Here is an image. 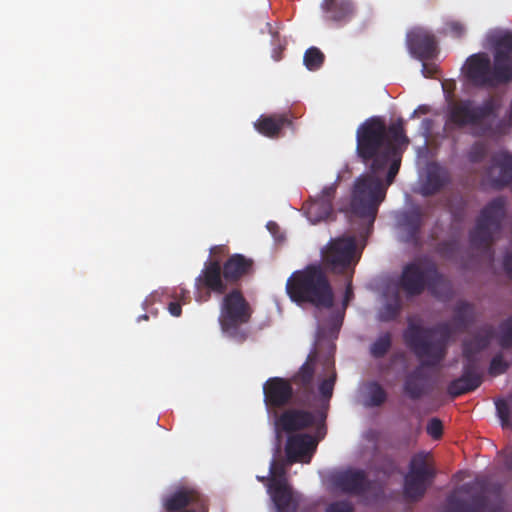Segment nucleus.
Returning a JSON list of instances; mask_svg holds the SVG:
<instances>
[{
  "label": "nucleus",
  "mask_w": 512,
  "mask_h": 512,
  "mask_svg": "<svg viewBox=\"0 0 512 512\" xmlns=\"http://www.w3.org/2000/svg\"><path fill=\"white\" fill-rule=\"evenodd\" d=\"M451 182L450 171L436 162L427 165L426 179L421 186L423 196H432L440 192Z\"/></svg>",
  "instance_id": "obj_25"
},
{
  "label": "nucleus",
  "mask_w": 512,
  "mask_h": 512,
  "mask_svg": "<svg viewBox=\"0 0 512 512\" xmlns=\"http://www.w3.org/2000/svg\"><path fill=\"white\" fill-rule=\"evenodd\" d=\"M494 337V328L491 325H485L469 339H465L462 344V354L464 361H473L480 363L477 355L485 350Z\"/></svg>",
  "instance_id": "obj_23"
},
{
  "label": "nucleus",
  "mask_w": 512,
  "mask_h": 512,
  "mask_svg": "<svg viewBox=\"0 0 512 512\" xmlns=\"http://www.w3.org/2000/svg\"><path fill=\"white\" fill-rule=\"evenodd\" d=\"M423 223L424 214L419 208L405 212L399 220L402 241L412 244L414 247H419L421 245L420 233Z\"/></svg>",
  "instance_id": "obj_22"
},
{
  "label": "nucleus",
  "mask_w": 512,
  "mask_h": 512,
  "mask_svg": "<svg viewBox=\"0 0 512 512\" xmlns=\"http://www.w3.org/2000/svg\"><path fill=\"white\" fill-rule=\"evenodd\" d=\"M252 267L253 260L242 254L231 255L223 264L219 259H208L195 278V300L203 303L210 300L212 293L224 294L229 286L248 275Z\"/></svg>",
  "instance_id": "obj_4"
},
{
  "label": "nucleus",
  "mask_w": 512,
  "mask_h": 512,
  "mask_svg": "<svg viewBox=\"0 0 512 512\" xmlns=\"http://www.w3.org/2000/svg\"><path fill=\"white\" fill-rule=\"evenodd\" d=\"M189 506H191L190 509L197 510L198 512H208L205 498L195 490H178L164 501V507L167 512H180Z\"/></svg>",
  "instance_id": "obj_20"
},
{
  "label": "nucleus",
  "mask_w": 512,
  "mask_h": 512,
  "mask_svg": "<svg viewBox=\"0 0 512 512\" xmlns=\"http://www.w3.org/2000/svg\"><path fill=\"white\" fill-rule=\"evenodd\" d=\"M368 404L371 407L381 406L387 399L384 388L376 381L367 384Z\"/></svg>",
  "instance_id": "obj_33"
},
{
  "label": "nucleus",
  "mask_w": 512,
  "mask_h": 512,
  "mask_svg": "<svg viewBox=\"0 0 512 512\" xmlns=\"http://www.w3.org/2000/svg\"><path fill=\"white\" fill-rule=\"evenodd\" d=\"M168 310L174 317H179L182 313V307L178 302H170L168 305Z\"/></svg>",
  "instance_id": "obj_46"
},
{
  "label": "nucleus",
  "mask_w": 512,
  "mask_h": 512,
  "mask_svg": "<svg viewBox=\"0 0 512 512\" xmlns=\"http://www.w3.org/2000/svg\"><path fill=\"white\" fill-rule=\"evenodd\" d=\"M324 59L325 56L320 49L317 47H310L304 53L303 61L308 70L314 71L322 66Z\"/></svg>",
  "instance_id": "obj_36"
},
{
  "label": "nucleus",
  "mask_w": 512,
  "mask_h": 512,
  "mask_svg": "<svg viewBox=\"0 0 512 512\" xmlns=\"http://www.w3.org/2000/svg\"><path fill=\"white\" fill-rule=\"evenodd\" d=\"M504 465L508 470L512 471V450L506 453Z\"/></svg>",
  "instance_id": "obj_51"
},
{
  "label": "nucleus",
  "mask_w": 512,
  "mask_h": 512,
  "mask_svg": "<svg viewBox=\"0 0 512 512\" xmlns=\"http://www.w3.org/2000/svg\"><path fill=\"white\" fill-rule=\"evenodd\" d=\"M317 361V352L312 351L299 370L288 379L291 385L296 386V398L299 403H306L313 394V380L315 375V365Z\"/></svg>",
  "instance_id": "obj_18"
},
{
  "label": "nucleus",
  "mask_w": 512,
  "mask_h": 512,
  "mask_svg": "<svg viewBox=\"0 0 512 512\" xmlns=\"http://www.w3.org/2000/svg\"><path fill=\"white\" fill-rule=\"evenodd\" d=\"M343 277L345 278L346 283H345V292H344V296H343L342 306H343V310H346L349 303L354 298V291H353V286H352L353 277H350L349 275H345Z\"/></svg>",
  "instance_id": "obj_44"
},
{
  "label": "nucleus",
  "mask_w": 512,
  "mask_h": 512,
  "mask_svg": "<svg viewBox=\"0 0 512 512\" xmlns=\"http://www.w3.org/2000/svg\"><path fill=\"white\" fill-rule=\"evenodd\" d=\"M497 339L502 349L512 348V315L500 323Z\"/></svg>",
  "instance_id": "obj_35"
},
{
  "label": "nucleus",
  "mask_w": 512,
  "mask_h": 512,
  "mask_svg": "<svg viewBox=\"0 0 512 512\" xmlns=\"http://www.w3.org/2000/svg\"><path fill=\"white\" fill-rule=\"evenodd\" d=\"M487 152L488 149L486 144L482 142H475L471 145L467 153V158L471 163H480L485 159Z\"/></svg>",
  "instance_id": "obj_38"
},
{
  "label": "nucleus",
  "mask_w": 512,
  "mask_h": 512,
  "mask_svg": "<svg viewBox=\"0 0 512 512\" xmlns=\"http://www.w3.org/2000/svg\"><path fill=\"white\" fill-rule=\"evenodd\" d=\"M487 45L493 50L498 70H506L512 76V31L493 29L486 35Z\"/></svg>",
  "instance_id": "obj_12"
},
{
  "label": "nucleus",
  "mask_w": 512,
  "mask_h": 512,
  "mask_svg": "<svg viewBox=\"0 0 512 512\" xmlns=\"http://www.w3.org/2000/svg\"><path fill=\"white\" fill-rule=\"evenodd\" d=\"M497 416L501 421L502 427H511L512 421L510 420V406L508 402L504 399H498L495 402Z\"/></svg>",
  "instance_id": "obj_37"
},
{
  "label": "nucleus",
  "mask_w": 512,
  "mask_h": 512,
  "mask_svg": "<svg viewBox=\"0 0 512 512\" xmlns=\"http://www.w3.org/2000/svg\"><path fill=\"white\" fill-rule=\"evenodd\" d=\"M336 377V371L334 369V366H332V371L330 375L327 378L323 379L318 387L319 393L323 398L329 399L332 397Z\"/></svg>",
  "instance_id": "obj_39"
},
{
  "label": "nucleus",
  "mask_w": 512,
  "mask_h": 512,
  "mask_svg": "<svg viewBox=\"0 0 512 512\" xmlns=\"http://www.w3.org/2000/svg\"><path fill=\"white\" fill-rule=\"evenodd\" d=\"M437 71V68L435 65H431L428 63L423 62L422 64V73L425 77H432Z\"/></svg>",
  "instance_id": "obj_47"
},
{
  "label": "nucleus",
  "mask_w": 512,
  "mask_h": 512,
  "mask_svg": "<svg viewBox=\"0 0 512 512\" xmlns=\"http://www.w3.org/2000/svg\"><path fill=\"white\" fill-rule=\"evenodd\" d=\"M434 121L429 118H425L422 121V128L425 130V133L428 135L431 132Z\"/></svg>",
  "instance_id": "obj_50"
},
{
  "label": "nucleus",
  "mask_w": 512,
  "mask_h": 512,
  "mask_svg": "<svg viewBox=\"0 0 512 512\" xmlns=\"http://www.w3.org/2000/svg\"><path fill=\"white\" fill-rule=\"evenodd\" d=\"M487 179L492 188L502 190L512 181V153L507 150L495 152L486 170Z\"/></svg>",
  "instance_id": "obj_14"
},
{
  "label": "nucleus",
  "mask_w": 512,
  "mask_h": 512,
  "mask_svg": "<svg viewBox=\"0 0 512 512\" xmlns=\"http://www.w3.org/2000/svg\"><path fill=\"white\" fill-rule=\"evenodd\" d=\"M268 492L278 512H297L299 496L289 484L268 485Z\"/></svg>",
  "instance_id": "obj_29"
},
{
  "label": "nucleus",
  "mask_w": 512,
  "mask_h": 512,
  "mask_svg": "<svg viewBox=\"0 0 512 512\" xmlns=\"http://www.w3.org/2000/svg\"><path fill=\"white\" fill-rule=\"evenodd\" d=\"M325 512H354V506L346 500L335 501L327 506Z\"/></svg>",
  "instance_id": "obj_42"
},
{
  "label": "nucleus",
  "mask_w": 512,
  "mask_h": 512,
  "mask_svg": "<svg viewBox=\"0 0 512 512\" xmlns=\"http://www.w3.org/2000/svg\"><path fill=\"white\" fill-rule=\"evenodd\" d=\"M487 481L485 479H477L474 482L466 483L461 487V490L467 494L473 493L472 503L458 498H449V512H483L488 505L486 496Z\"/></svg>",
  "instance_id": "obj_13"
},
{
  "label": "nucleus",
  "mask_w": 512,
  "mask_h": 512,
  "mask_svg": "<svg viewBox=\"0 0 512 512\" xmlns=\"http://www.w3.org/2000/svg\"><path fill=\"white\" fill-rule=\"evenodd\" d=\"M281 51V48H278V50H274L273 52V58L276 60V61H279L281 59V56H280V52Z\"/></svg>",
  "instance_id": "obj_52"
},
{
  "label": "nucleus",
  "mask_w": 512,
  "mask_h": 512,
  "mask_svg": "<svg viewBox=\"0 0 512 512\" xmlns=\"http://www.w3.org/2000/svg\"><path fill=\"white\" fill-rule=\"evenodd\" d=\"M315 417L312 412L288 409L284 411L277 419L276 425L285 432H294L312 426Z\"/></svg>",
  "instance_id": "obj_27"
},
{
  "label": "nucleus",
  "mask_w": 512,
  "mask_h": 512,
  "mask_svg": "<svg viewBox=\"0 0 512 512\" xmlns=\"http://www.w3.org/2000/svg\"><path fill=\"white\" fill-rule=\"evenodd\" d=\"M269 473V485H277L278 483L288 484L286 477V465L283 461L273 459L270 463Z\"/></svg>",
  "instance_id": "obj_34"
},
{
  "label": "nucleus",
  "mask_w": 512,
  "mask_h": 512,
  "mask_svg": "<svg viewBox=\"0 0 512 512\" xmlns=\"http://www.w3.org/2000/svg\"><path fill=\"white\" fill-rule=\"evenodd\" d=\"M483 382V372L480 363L463 361L462 374L452 380L447 386L448 394L453 397L475 391Z\"/></svg>",
  "instance_id": "obj_16"
},
{
  "label": "nucleus",
  "mask_w": 512,
  "mask_h": 512,
  "mask_svg": "<svg viewBox=\"0 0 512 512\" xmlns=\"http://www.w3.org/2000/svg\"><path fill=\"white\" fill-rule=\"evenodd\" d=\"M255 129L268 138H278L284 128L294 130L289 113L261 115L254 123Z\"/></svg>",
  "instance_id": "obj_24"
},
{
  "label": "nucleus",
  "mask_w": 512,
  "mask_h": 512,
  "mask_svg": "<svg viewBox=\"0 0 512 512\" xmlns=\"http://www.w3.org/2000/svg\"><path fill=\"white\" fill-rule=\"evenodd\" d=\"M392 346V336L389 332L381 334L370 346V354L374 358H382Z\"/></svg>",
  "instance_id": "obj_32"
},
{
  "label": "nucleus",
  "mask_w": 512,
  "mask_h": 512,
  "mask_svg": "<svg viewBox=\"0 0 512 512\" xmlns=\"http://www.w3.org/2000/svg\"><path fill=\"white\" fill-rule=\"evenodd\" d=\"M462 72L466 80L477 88H495L512 81V76L506 70H498V63L493 62L484 52L470 55Z\"/></svg>",
  "instance_id": "obj_10"
},
{
  "label": "nucleus",
  "mask_w": 512,
  "mask_h": 512,
  "mask_svg": "<svg viewBox=\"0 0 512 512\" xmlns=\"http://www.w3.org/2000/svg\"><path fill=\"white\" fill-rule=\"evenodd\" d=\"M264 402L268 408L280 409L289 405L295 391L288 379L269 378L263 385Z\"/></svg>",
  "instance_id": "obj_17"
},
{
  "label": "nucleus",
  "mask_w": 512,
  "mask_h": 512,
  "mask_svg": "<svg viewBox=\"0 0 512 512\" xmlns=\"http://www.w3.org/2000/svg\"><path fill=\"white\" fill-rule=\"evenodd\" d=\"M317 447V441L309 434L289 436L286 443L287 463H309Z\"/></svg>",
  "instance_id": "obj_19"
},
{
  "label": "nucleus",
  "mask_w": 512,
  "mask_h": 512,
  "mask_svg": "<svg viewBox=\"0 0 512 512\" xmlns=\"http://www.w3.org/2000/svg\"><path fill=\"white\" fill-rule=\"evenodd\" d=\"M286 293L296 304H311L330 309L334 305V291L329 278L319 264H309L294 271L286 281Z\"/></svg>",
  "instance_id": "obj_5"
},
{
  "label": "nucleus",
  "mask_w": 512,
  "mask_h": 512,
  "mask_svg": "<svg viewBox=\"0 0 512 512\" xmlns=\"http://www.w3.org/2000/svg\"><path fill=\"white\" fill-rule=\"evenodd\" d=\"M257 478H258V480H260V481H264V480H265V477H259V476H258Z\"/></svg>",
  "instance_id": "obj_57"
},
{
  "label": "nucleus",
  "mask_w": 512,
  "mask_h": 512,
  "mask_svg": "<svg viewBox=\"0 0 512 512\" xmlns=\"http://www.w3.org/2000/svg\"><path fill=\"white\" fill-rule=\"evenodd\" d=\"M426 430L433 439H439L443 434V424L440 419L432 418L429 420Z\"/></svg>",
  "instance_id": "obj_43"
},
{
  "label": "nucleus",
  "mask_w": 512,
  "mask_h": 512,
  "mask_svg": "<svg viewBox=\"0 0 512 512\" xmlns=\"http://www.w3.org/2000/svg\"><path fill=\"white\" fill-rule=\"evenodd\" d=\"M281 51V48H278V50H274L273 52V58L276 60V61H279L281 59V56H280V52Z\"/></svg>",
  "instance_id": "obj_53"
},
{
  "label": "nucleus",
  "mask_w": 512,
  "mask_h": 512,
  "mask_svg": "<svg viewBox=\"0 0 512 512\" xmlns=\"http://www.w3.org/2000/svg\"><path fill=\"white\" fill-rule=\"evenodd\" d=\"M402 309V302L398 294H396L392 300L388 301L383 305L379 311V319L383 322H389L395 320Z\"/></svg>",
  "instance_id": "obj_31"
},
{
  "label": "nucleus",
  "mask_w": 512,
  "mask_h": 512,
  "mask_svg": "<svg viewBox=\"0 0 512 512\" xmlns=\"http://www.w3.org/2000/svg\"><path fill=\"white\" fill-rule=\"evenodd\" d=\"M473 320V307L465 301L458 302L454 307L453 321L457 328L465 330Z\"/></svg>",
  "instance_id": "obj_30"
},
{
  "label": "nucleus",
  "mask_w": 512,
  "mask_h": 512,
  "mask_svg": "<svg viewBox=\"0 0 512 512\" xmlns=\"http://www.w3.org/2000/svg\"><path fill=\"white\" fill-rule=\"evenodd\" d=\"M275 227H277V225H276V223H275V222H268V224H267V228H268L269 230H272V228H275Z\"/></svg>",
  "instance_id": "obj_54"
},
{
  "label": "nucleus",
  "mask_w": 512,
  "mask_h": 512,
  "mask_svg": "<svg viewBox=\"0 0 512 512\" xmlns=\"http://www.w3.org/2000/svg\"><path fill=\"white\" fill-rule=\"evenodd\" d=\"M452 331L449 323L433 327L409 323L403 333L407 347L421 360V364L409 372L404 380L403 391L411 400H418L427 393L424 367H435L445 358L446 345Z\"/></svg>",
  "instance_id": "obj_2"
},
{
  "label": "nucleus",
  "mask_w": 512,
  "mask_h": 512,
  "mask_svg": "<svg viewBox=\"0 0 512 512\" xmlns=\"http://www.w3.org/2000/svg\"><path fill=\"white\" fill-rule=\"evenodd\" d=\"M429 457L430 454L423 451L411 457L408 472L404 476L403 492L406 499H421L434 481L436 471Z\"/></svg>",
  "instance_id": "obj_11"
},
{
  "label": "nucleus",
  "mask_w": 512,
  "mask_h": 512,
  "mask_svg": "<svg viewBox=\"0 0 512 512\" xmlns=\"http://www.w3.org/2000/svg\"><path fill=\"white\" fill-rule=\"evenodd\" d=\"M321 9L326 21L337 24L349 22L355 14L354 4L350 0H323Z\"/></svg>",
  "instance_id": "obj_28"
},
{
  "label": "nucleus",
  "mask_w": 512,
  "mask_h": 512,
  "mask_svg": "<svg viewBox=\"0 0 512 512\" xmlns=\"http://www.w3.org/2000/svg\"><path fill=\"white\" fill-rule=\"evenodd\" d=\"M506 217V199L498 196L489 201L476 218L475 226L469 232L473 248L488 250L495 241V235L502 229Z\"/></svg>",
  "instance_id": "obj_6"
},
{
  "label": "nucleus",
  "mask_w": 512,
  "mask_h": 512,
  "mask_svg": "<svg viewBox=\"0 0 512 512\" xmlns=\"http://www.w3.org/2000/svg\"><path fill=\"white\" fill-rule=\"evenodd\" d=\"M356 152L370 173L359 176L354 183L349 213L363 225L361 235H369L386 189L399 172L402 153L409 144L401 119L386 126L379 117L365 120L356 132Z\"/></svg>",
  "instance_id": "obj_1"
},
{
  "label": "nucleus",
  "mask_w": 512,
  "mask_h": 512,
  "mask_svg": "<svg viewBox=\"0 0 512 512\" xmlns=\"http://www.w3.org/2000/svg\"><path fill=\"white\" fill-rule=\"evenodd\" d=\"M423 113H426L427 112V108L426 107H420L419 108Z\"/></svg>",
  "instance_id": "obj_56"
},
{
  "label": "nucleus",
  "mask_w": 512,
  "mask_h": 512,
  "mask_svg": "<svg viewBox=\"0 0 512 512\" xmlns=\"http://www.w3.org/2000/svg\"><path fill=\"white\" fill-rule=\"evenodd\" d=\"M361 254L354 236H340L327 243L322 250V261L332 274L353 277Z\"/></svg>",
  "instance_id": "obj_8"
},
{
  "label": "nucleus",
  "mask_w": 512,
  "mask_h": 512,
  "mask_svg": "<svg viewBox=\"0 0 512 512\" xmlns=\"http://www.w3.org/2000/svg\"><path fill=\"white\" fill-rule=\"evenodd\" d=\"M147 319H148V315H146V314H143V315H141V316H139V317H138V320H139V321H140V320H147Z\"/></svg>",
  "instance_id": "obj_55"
},
{
  "label": "nucleus",
  "mask_w": 512,
  "mask_h": 512,
  "mask_svg": "<svg viewBox=\"0 0 512 512\" xmlns=\"http://www.w3.org/2000/svg\"><path fill=\"white\" fill-rule=\"evenodd\" d=\"M496 108L492 98L481 105H475L470 99L454 102L448 107L443 132L449 137L455 130L469 126L475 137L498 139L506 134L507 128L503 121L495 123L489 119L495 115Z\"/></svg>",
  "instance_id": "obj_3"
},
{
  "label": "nucleus",
  "mask_w": 512,
  "mask_h": 512,
  "mask_svg": "<svg viewBox=\"0 0 512 512\" xmlns=\"http://www.w3.org/2000/svg\"><path fill=\"white\" fill-rule=\"evenodd\" d=\"M503 265L508 275L512 278V253H508L504 257Z\"/></svg>",
  "instance_id": "obj_48"
},
{
  "label": "nucleus",
  "mask_w": 512,
  "mask_h": 512,
  "mask_svg": "<svg viewBox=\"0 0 512 512\" xmlns=\"http://www.w3.org/2000/svg\"><path fill=\"white\" fill-rule=\"evenodd\" d=\"M336 486L343 492L362 495L370 489V481L363 470H346L335 478Z\"/></svg>",
  "instance_id": "obj_26"
},
{
  "label": "nucleus",
  "mask_w": 512,
  "mask_h": 512,
  "mask_svg": "<svg viewBox=\"0 0 512 512\" xmlns=\"http://www.w3.org/2000/svg\"><path fill=\"white\" fill-rule=\"evenodd\" d=\"M510 367V363L505 361L501 353L496 354L489 366V374L492 376H498L504 374Z\"/></svg>",
  "instance_id": "obj_40"
},
{
  "label": "nucleus",
  "mask_w": 512,
  "mask_h": 512,
  "mask_svg": "<svg viewBox=\"0 0 512 512\" xmlns=\"http://www.w3.org/2000/svg\"><path fill=\"white\" fill-rule=\"evenodd\" d=\"M210 253L213 255H225L227 253V247L225 245H216L210 248Z\"/></svg>",
  "instance_id": "obj_49"
},
{
  "label": "nucleus",
  "mask_w": 512,
  "mask_h": 512,
  "mask_svg": "<svg viewBox=\"0 0 512 512\" xmlns=\"http://www.w3.org/2000/svg\"><path fill=\"white\" fill-rule=\"evenodd\" d=\"M407 46L410 53L421 61L432 59L437 53L434 35L422 29H415L407 34Z\"/></svg>",
  "instance_id": "obj_21"
},
{
  "label": "nucleus",
  "mask_w": 512,
  "mask_h": 512,
  "mask_svg": "<svg viewBox=\"0 0 512 512\" xmlns=\"http://www.w3.org/2000/svg\"><path fill=\"white\" fill-rule=\"evenodd\" d=\"M445 286L446 280L435 264L422 268L418 263H408L404 266L399 278V287L407 296H418L426 288L433 295H439Z\"/></svg>",
  "instance_id": "obj_9"
},
{
  "label": "nucleus",
  "mask_w": 512,
  "mask_h": 512,
  "mask_svg": "<svg viewBox=\"0 0 512 512\" xmlns=\"http://www.w3.org/2000/svg\"><path fill=\"white\" fill-rule=\"evenodd\" d=\"M445 33L453 37L461 38L465 34V26L460 21L452 20L445 24Z\"/></svg>",
  "instance_id": "obj_41"
},
{
  "label": "nucleus",
  "mask_w": 512,
  "mask_h": 512,
  "mask_svg": "<svg viewBox=\"0 0 512 512\" xmlns=\"http://www.w3.org/2000/svg\"><path fill=\"white\" fill-rule=\"evenodd\" d=\"M345 310L342 312H335L330 316L329 324L332 331L338 332L342 326Z\"/></svg>",
  "instance_id": "obj_45"
},
{
  "label": "nucleus",
  "mask_w": 512,
  "mask_h": 512,
  "mask_svg": "<svg viewBox=\"0 0 512 512\" xmlns=\"http://www.w3.org/2000/svg\"><path fill=\"white\" fill-rule=\"evenodd\" d=\"M338 188V181L325 186L315 197H310L305 205L307 218L312 223H318L329 219L334 212L333 200Z\"/></svg>",
  "instance_id": "obj_15"
},
{
  "label": "nucleus",
  "mask_w": 512,
  "mask_h": 512,
  "mask_svg": "<svg viewBox=\"0 0 512 512\" xmlns=\"http://www.w3.org/2000/svg\"><path fill=\"white\" fill-rule=\"evenodd\" d=\"M222 295L219 315L221 329L229 337L244 341L247 335L240 327L250 321L252 307L240 289H232Z\"/></svg>",
  "instance_id": "obj_7"
}]
</instances>
